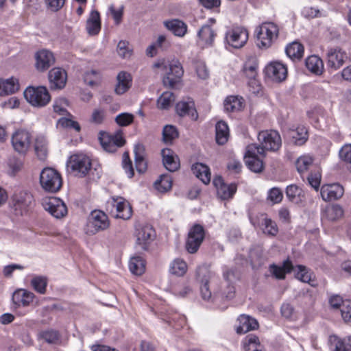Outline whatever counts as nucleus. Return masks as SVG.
Instances as JSON below:
<instances>
[{
    "instance_id": "a878e982",
    "label": "nucleus",
    "mask_w": 351,
    "mask_h": 351,
    "mask_svg": "<svg viewBox=\"0 0 351 351\" xmlns=\"http://www.w3.org/2000/svg\"><path fill=\"white\" fill-rule=\"evenodd\" d=\"M34 294L24 289H18L12 294V301L18 306H27L34 300Z\"/></svg>"
},
{
    "instance_id": "ea45409f",
    "label": "nucleus",
    "mask_w": 351,
    "mask_h": 351,
    "mask_svg": "<svg viewBox=\"0 0 351 351\" xmlns=\"http://www.w3.org/2000/svg\"><path fill=\"white\" fill-rule=\"evenodd\" d=\"M134 152L136 169L138 172L144 173L147 169V162L144 158L143 146L141 144L135 145Z\"/></svg>"
},
{
    "instance_id": "8fccbe9b",
    "label": "nucleus",
    "mask_w": 351,
    "mask_h": 351,
    "mask_svg": "<svg viewBox=\"0 0 351 351\" xmlns=\"http://www.w3.org/2000/svg\"><path fill=\"white\" fill-rule=\"evenodd\" d=\"M38 338L47 343L56 344L59 341L60 335L56 330H47L40 332L38 335Z\"/></svg>"
},
{
    "instance_id": "6e6d98bb",
    "label": "nucleus",
    "mask_w": 351,
    "mask_h": 351,
    "mask_svg": "<svg viewBox=\"0 0 351 351\" xmlns=\"http://www.w3.org/2000/svg\"><path fill=\"white\" fill-rule=\"evenodd\" d=\"M100 80L101 74L96 70L87 71L84 74V82L90 86L97 85Z\"/></svg>"
},
{
    "instance_id": "2f4dec72",
    "label": "nucleus",
    "mask_w": 351,
    "mask_h": 351,
    "mask_svg": "<svg viewBox=\"0 0 351 351\" xmlns=\"http://www.w3.org/2000/svg\"><path fill=\"white\" fill-rule=\"evenodd\" d=\"M293 269V265L289 259L285 261L281 266L275 264H272L269 266L270 273L278 279H284L285 274L291 272Z\"/></svg>"
},
{
    "instance_id": "20e7f679",
    "label": "nucleus",
    "mask_w": 351,
    "mask_h": 351,
    "mask_svg": "<svg viewBox=\"0 0 351 351\" xmlns=\"http://www.w3.org/2000/svg\"><path fill=\"white\" fill-rule=\"evenodd\" d=\"M110 221L107 215L99 210H95L89 215L84 232L88 235H94L108 228Z\"/></svg>"
},
{
    "instance_id": "58836bf2",
    "label": "nucleus",
    "mask_w": 351,
    "mask_h": 351,
    "mask_svg": "<svg viewBox=\"0 0 351 351\" xmlns=\"http://www.w3.org/2000/svg\"><path fill=\"white\" fill-rule=\"evenodd\" d=\"M292 142L297 145H302L308 140V131L303 125L298 126L295 130H291L289 132Z\"/></svg>"
},
{
    "instance_id": "79ce46f5",
    "label": "nucleus",
    "mask_w": 351,
    "mask_h": 351,
    "mask_svg": "<svg viewBox=\"0 0 351 351\" xmlns=\"http://www.w3.org/2000/svg\"><path fill=\"white\" fill-rule=\"evenodd\" d=\"M216 142L219 145H224L229 137V128L227 123L223 121H218L215 127Z\"/></svg>"
},
{
    "instance_id": "de8ad7c7",
    "label": "nucleus",
    "mask_w": 351,
    "mask_h": 351,
    "mask_svg": "<svg viewBox=\"0 0 351 351\" xmlns=\"http://www.w3.org/2000/svg\"><path fill=\"white\" fill-rule=\"evenodd\" d=\"M154 186L161 193L170 190L172 186L171 177L168 174L161 175L160 179L155 182Z\"/></svg>"
},
{
    "instance_id": "0e129e2a",
    "label": "nucleus",
    "mask_w": 351,
    "mask_h": 351,
    "mask_svg": "<svg viewBox=\"0 0 351 351\" xmlns=\"http://www.w3.org/2000/svg\"><path fill=\"white\" fill-rule=\"evenodd\" d=\"M283 197L282 191L278 188H272L268 192L267 199H269L273 204L280 203Z\"/></svg>"
},
{
    "instance_id": "338daca9",
    "label": "nucleus",
    "mask_w": 351,
    "mask_h": 351,
    "mask_svg": "<svg viewBox=\"0 0 351 351\" xmlns=\"http://www.w3.org/2000/svg\"><path fill=\"white\" fill-rule=\"evenodd\" d=\"M343 319L346 322L351 321V301L345 300L341 308L340 309Z\"/></svg>"
},
{
    "instance_id": "bf43d9fd",
    "label": "nucleus",
    "mask_w": 351,
    "mask_h": 351,
    "mask_svg": "<svg viewBox=\"0 0 351 351\" xmlns=\"http://www.w3.org/2000/svg\"><path fill=\"white\" fill-rule=\"evenodd\" d=\"M105 119V110L103 108H95L90 115V122L95 125H101L104 122Z\"/></svg>"
},
{
    "instance_id": "49530a36",
    "label": "nucleus",
    "mask_w": 351,
    "mask_h": 351,
    "mask_svg": "<svg viewBox=\"0 0 351 351\" xmlns=\"http://www.w3.org/2000/svg\"><path fill=\"white\" fill-rule=\"evenodd\" d=\"M34 149L37 156L40 160H45L47 155V145L45 138L43 136L36 137L34 143Z\"/></svg>"
},
{
    "instance_id": "052dcab7",
    "label": "nucleus",
    "mask_w": 351,
    "mask_h": 351,
    "mask_svg": "<svg viewBox=\"0 0 351 351\" xmlns=\"http://www.w3.org/2000/svg\"><path fill=\"white\" fill-rule=\"evenodd\" d=\"M67 101L64 98H59L54 101L53 108V111L60 115H66L68 112L66 110Z\"/></svg>"
},
{
    "instance_id": "4468645a",
    "label": "nucleus",
    "mask_w": 351,
    "mask_h": 351,
    "mask_svg": "<svg viewBox=\"0 0 351 351\" xmlns=\"http://www.w3.org/2000/svg\"><path fill=\"white\" fill-rule=\"evenodd\" d=\"M214 276L215 274L206 265H200L196 269L197 279L201 283V295L204 300H208L211 298L212 293L209 289L208 282Z\"/></svg>"
},
{
    "instance_id": "dca6fc26",
    "label": "nucleus",
    "mask_w": 351,
    "mask_h": 351,
    "mask_svg": "<svg viewBox=\"0 0 351 351\" xmlns=\"http://www.w3.org/2000/svg\"><path fill=\"white\" fill-rule=\"evenodd\" d=\"M98 139L104 148L108 152H115L117 148L122 147L125 140L121 134L110 135L107 132L101 131Z\"/></svg>"
},
{
    "instance_id": "09e8293b",
    "label": "nucleus",
    "mask_w": 351,
    "mask_h": 351,
    "mask_svg": "<svg viewBox=\"0 0 351 351\" xmlns=\"http://www.w3.org/2000/svg\"><path fill=\"white\" fill-rule=\"evenodd\" d=\"M176 97L171 92L163 93L157 100V106L160 109H168L174 102Z\"/></svg>"
},
{
    "instance_id": "0eeeda50",
    "label": "nucleus",
    "mask_w": 351,
    "mask_h": 351,
    "mask_svg": "<svg viewBox=\"0 0 351 351\" xmlns=\"http://www.w3.org/2000/svg\"><path fill=\"white\" fill-rule=\"evenodd\" d=\"M33 200V195L29 192L17 190L12 195L10 205L16 215H23L28 211Z\"/></svg>"
},
{
    "instance_id": "c03bdc74",
    "label": "nucleus",
    "mask_w": 351,
    "mask_h": 351,
    "mask_svg": "<svg viewBox=\"0 0 351 351\" xmlns=\"http://www.w3.org/2000/svg\"><path fill=\"white\" fill-rule=\"evenodd\" d=\"M186 263L181 258L174 259L169 266V272L177 276H184L187 271Z\"/></svg>"
},
{
    "instance_id": "13d9d810",
    "label": "nucleus",
    "mask_w": 351,
    "mask_h": 351,
    "mask_svg": "<svg viewBox=\"0 0 351 351\" xmlns=\"http://www.w3.org/2000/svg\"><path fill=\"white\" fill-rule=\"evenodd\" d=\"M264 233L269 235L275 236L278 233V227L276 223L271 219L264 217L262 222Z\"/></svg>"
},
{
    "instance_id": "2eb2a0df",
    "label": "nucleus",
    "mask_w": 351,
    "mask_h": 351,
    "mask_svg": "<svg viewBox=\"0 0 351 351\" xmlns=\"http://www.w3.org/2000/svg\"><path fill=\"white\" fill-rule=\"evenodd\" d=\"M32 135L25 130H18L12 135L11 142L14 149L20 153L25 154L31 145Z\"/></svg>"
},
{
    "instance_id": "4c0bfd02",
    "label": "nucleus",
    "mask_w": 351,
    "mask_h": 351,
    "mask_svg": "<svg viewBox=\"0 0 351 351\" xmlns=\"http://www.w3.org/2000/svg\"><path fill=\"white\" fill-rule=\"evenodd\" d=\"M243 99L238 96H229L224 101L226 112H234L241 110L244 107Z\"/></svg>"
},
{
    "instance_id": "9d476101",
    "label": "nucleus",
    "mask_w": 351,
    "mask_h": 351,
    "mask_svg": "<svg viewBox=\"0 0 351 351\" xmlns=\"http://www.w3.org/2000/svg\"><path fill=\"white\" fill-rule=\"evenodd\" d=\"M67 167L79 177L86 176L91 169L90 159L82 154L72 155L67 161Z\"/></svg>"
},
{
    "instance_id": "5fc2aeb1",
    "label": "nucleus",
    "mask_w": 351,
    "mask_h": 351,
    "mask_svg": "<svg viewBox=\"0 0 351 351\" xmlns=\"http://www.w3.org/2000/svg\"><path fill=\"white\" fill-rule=\"evenodd\" d=\"M31 285L36 291L44 294L46 292L47 279L45 276H34L31 280Z\"/></svg>"
},
{
    "instance_id": "680f3d73",
    "label": "nucleus",
    "mask_w": 351,
    "mask_h": 351,
    "mask_svg": "<svg viewBox=\"0 0 351 351\" xmlns=\"http://www.w3.org/2000/svg\"><path fill=\"white\" fill-rule=\"evenodd\" d=\"M297 269L298 270L295 273V277L303 282L310 283L311 276L306 267L302 265H298Z\"/></svg>"
},
{
    "instance_id": "b1692460",
    "label": "nucleus",
    "mask_w": 351,
    "mask_h": 351,
    "mask_svg": "<svg viewBox=\"0 0 351 351\" xmlns=\"http://www.w3.org/2000/svg\"><path fill=\"white\" fill-rule=\"evenodd\" d=\"M66 73L60 68H53L49 73V80L51 88H62L66 82Z\"/></svg>"
},
{
    "instance_id": "a18cd8bd",
    "label": "nucleus",
    "mask_w": 351,
    "mask_h": 351,
    "mask_svg": "<svg viewBox=\"0 0 351 351\" xmlns=\"http://www.w3.org/2000/svg\"><path fill=\"white\" fill-rule=\"evenodd\" d=\"M129 269L135 275H141L145 269V261L140 256L131 258L129 262Z\"/></svg>"
},
{
    "instance_id": "7ed1b4c3",
    "label": "nucleus",
    "mask_w": 351,
    "mask_h": 351,
    "mask_svg": "<svg viewBox=\"0 0 351 351\" xmlns=\"http://www.w3.org/2000/svg\"><path fill=\"white\" fill-rule=\"evenodd\" d=\"M39 183L44 191L55 193L60 190L62 178L58 171L53 168L46 167L40 173Z\"/></svg>"
},
{
    "instance_id": "a211bd4d",
    "label": "nucleus",
    "mask_w": 351,
    "mask_h": 351,
    "mask_svg": "<svg viewBox=\"0 0 351 351\" xmlns=\"http://www.w3.org/2000/svg\"><path fill=\"white\" fill-rule=\"evenodd\" d=\"M326 56L328 66L334 70L342 66L348 58L347 53L339 47L328 49Z\"/></svg>"
},
{
    "instance_id": "774afa93",
    "label": "nucleus",
    "mask_w": 351,
    "mask_h": 351,
    "mask_svg": "<svg viewBox=\"0 0 351 351\" xmlns=\"http://www.w3.org/2000/svg\"><path fill=\"white\" fill-rule=\"evenodd\" d=\"M339 157L342 160L351 164V144L345 145L341 147Z\"/></svg>"
},
{
    "instance_id": "a19ab883",
    "label": "nucleus",
    "mask_w": 351,
    "mask_h": 351,
    "mask_svg": "<svg viewBox=\"0 0 351 351\" xmlns=\"http://www.w3.org/2000/svg\"><path fill=\"white\" fill-rule=\"evenodd\" d=\"M286 195L288 199L294 204L302 202L304 197L302 189L295 184H291L287 187Z\"/></svg>"
},
{
    "instance_id": "603ef678",
    "label": "nucleus",
    "mask_w": 351,
    "mask_h": 351,
    "mask_svg": "<svg viewBox=\"0 0 351 351\" xmlns=\"http://www.w3.org/2000/svg\"><path fill=\"white\" fill-rule=\"evenodd\" d=\"M243 347L245 351H261L262 349L258 337L252 335L246 337Z\"/></svg>"
},
{
    "instance_id": "ddd939ff",
    "label": "nucleus",
    "mask_w": 351,
    "mask_h": 351,
    "mask_svg": "<svg viewBox=\"0 0 351 351\" xmlns=\"http://www.w3.org/2000/svg\"><path fill=\"white\" fill-rule=\"evenodd\" d=\"M205 237L204 228L199 224H195L191 227L189 233L185 247L190 254L197 252Z\"/></svg>"
},
{
    "instance_id": "f8f14e48",
    "label": "nucleus",
    "mask_w": 351,
    "mask_h": 351,
    "mask_svg": "<svg viewBox=\"0 0 351 351\" xmlns=\"http://www.w3.org/2000/svg\"><path fill=\"white\" fill-rule=\"evenodd\" d=\"M136 249L141 251H147L154 241L156 234L151 226H140L136 228Z\"/></svg>"
},
{
    "instance_id": "6ab92c4d",
    "label": "nucleus",
    "mask_w": 351,
    "mask_h": 351,
    "mask_svg": "<svg viewBox=\"0 0 351 351\" xmlns=\"http://www.w3.org/2000/svg\"><path fill=\"white\" fill-rule=\"evenodd\" d=\"M112 205L116 210L115 217L128 220L132 215V209L129 202L122 197H112Z\"/></svg>"
},
{
    "instance_id": "cd10ccee",
    "label": "nucleus",
    "mask_w": 351,
    "mask_h": 351,
    "mask_svg": "<svg viewBox=\"0 0 351 351\" xmlns=\"http://www.w3.org/2000/svg\"><path fill=\"white\" fill-rule=\"evenodd\" d=\"M329 346L331 351H351V336L341 339L331 335L329 337Z\"/></svg>"
},
{
    "instance_id": "f257e3e1",
    "label": "nucleus",
    "mask_w": 351,
    "mask_h": 351,
    "mask_svg": "<svg viewBox=\"0 0 351 351\" xmlns=\"http://www.w3.org/2000/svg\"><path fill=\"white\" fill-rule=\"evenodd\" d=\"M153 68L160 69L165 73L163 84L170 88L174 87L180 82L184 73L182 66L178 60L169 62L160 59L153 64Z\"/></svg>"
},
{
    "instance_id": "e2e57ef3",
    "label": "nucleus",
    "mask_w": 351,
    "mask_h": 351,
    "mask_svg": "<svg viewBox=\"0 0 351 351\" xmlns=\"http://www.w3.org/2000/svg\"><path fill=\"white\" fill-rule=\"evenodd\" d=\"M134 120V116L132 114L124 112L118 114L116 117L115 121L120 126H127L132 123Z\"/></svg>"
},
{
    "instance_id": "c9c22d12",
    "label": "nucleus",
    "mask_w": 351,
    "mask_h": 351,
    "mask_svg": "<svg viewBox=\"0 0 351 351\" xmlns=\"http://www.w3.org/2000/svg\"><path fill=\"white\" fill-rule=\"evenodd\" d=\"M19 89V84L16 78L0 79V95L13 94Z\"/></svg>"
},
{
    "instance_id": "6e6552de",
    "label": "nucleus",
    "mask_w": 351,
    "mask_h": 351,
    "mask_svg": "<svg viewBox=\"0 0 351 351\" xmlns=\"http://www.w3.org/2000/svg\"><path fill=\"white\" fill-rule=\"evenodd\" d=\"M248 40L247 30L241 26L232 27L228 29L224 36V43L226 48H242Z\"/></svg>"
},
{
    "instance_id": "c756f323",
    "label": "nucleus",
    "mask_w": 351,
    "mask_h": 351,
    "mask_svg": "<svg viewBox=\"0 0 351 351\" xmlns=\"http://www.w3.org/2000/svg\"><path fill=\"white\" fill-rule=\"evenodd\" d=\"M238 322L237 332L239 334L246 333L250 330L257 328L258 326V324L255 319L245 315L239 316Z\"/></svg>"
},
{
    "instance_id": "1a4fd4ad",
    "label": "nucleus",
    "mask_w": 351,
    "mask_h": 351,
    "mask_svg": "<svg viewBox=\"0 0 351 351\" xmlns=\"http://www.w3.org/2000/svg\"><path fill=\"white\" fill-rule=\"evenodd\" d=\"M258 62L256 58L249 57L244 63L243 71L248 79L247 84L253 93H258L261 90V84L258 77Z\"/></svg>"
},
{
    "instance_id": "f704fd0d",
    "label": "nucleus",
    "mask_w": 351,
    "mask_h": 351,
    "mask_svg": "<svg viewBox=\"0 0 351 351\" xmlns=\"http://www.w3.org/2000/svg\"><path fill=\"white\" fill-rule=\"evenodd\" d=\"M164 24L174 35L179 37H183L187 32V25L183 21L178 19L167 21Z\"/></svg>"
},
{
    "instance_id": "e433bc0d",
    "label": "nucleus",
    "mask_w": 351,
    "mask_h": 351,
    "mask_svg": "<svg viewBox=\"0 0 351 351\" xmlns=\"http://www.w3.org/2000/svg\"><path fill=\"white\" fill-rule=\"evenodd\" d=\"M306 69L315 75H321L324 70L322 60L317 56H310L305 61Z\"/></svg>"
},
{
    "instance_id": "4d7b16f0",
    "label": "nucleus",
    "mask_w": 351,
    "mask_h": 351,
    "mask_svg": "<svg viewBox=\"0 0 351 351\" xmlns=\"http://www.w3.org/2000/svg\"><path fill=\"white\" fill-rule=\"evenodd\" d=\"M178 137V132L176 127L167 125L162 130V138L166 143H171L175 138Z\"/></svg>"
},
{
    "instance_id": "4be33fe9",
    "label": "nucleus",
    "mask_w": 351,
    "mask_h": 351,
    "mask_svg": "<svg viewBox=\"0 0 351 351\" xmlns=\"http://www.w3.org/2000/svg\"><path fill=\"white\" fill-rule=\"evenodd\" d=\"M343 193V188L339 184L323 185L320 191L323 200L326 202L338 199L342 197Z\"/></svg>"
},
{
    "instance_id": "f03ea898",
    "label": "nucleus",
    "mask_w": 351,
    "mask_h": 351,
    "mask_svg": "<svg viewBox=\"0 0 351 351\" xmlns=\"http://www.w3.org/2000/svg\"><path fill=\"white\" fill-rule=\"evenodd\" d=\"M257 46L261 49H267L277 39L279 28L272 22H264L256 29Z\"/></svg>"
},
{
    "instance_id": "5701e85b",
    "label": "nucleus",
    "mask_w": 351,
    "mask_h": 351,
    "mask_svg": "<svg viewBox=\"0 0 351 351\" xmlns=\"http://www.w3.org/2000/svg\"><path fill=\"white\" fill-rule=\"evenodd\" d=\"M35 58L36 69L40 71L47 70L55 62L53 54L47 49L38 51Z\"/></svg>"
},
{
    "instance_id": "3c124183",
    "label": "nucleus",
    "mask_w": 351,
    "mask_h": 351,
    "mask_svg": "<svg viewBox=\"0 0 351 351\" xmlns=\"http://www.w3.org/2000/svg\"><path fill=\"white\" fill-rule=\"evenodd\" d=\"M313 158L310 155H303L299 157L295 162V166L298 171L302 174L307 171L309 167L312 165Z\"/></svg>"
},
{
    "instance_id": "9b49d317",
    "label": "nucleus",
    "mask_w": 351,
    "mask_h": 351,
    "mask_svg": "<svg viewBox=\"0 0 351 351\" xmlns=\"http://www.w3.org/2000/svg\"><path fill=\"white\" fill-rule=\"evenodd\" d=\"M258 140L260 145L259 147L265 151L275 152L281 146L282 141L280 134L275 130L261 131L258 134Z\"/></svg>"
},
{
    "instance_id": "c85d7f7f",
    "label": "nucleus",
    "mask_w": 351,
    "mask_h": 351,
    "mask_svg": "<svg viewBox=\"0 0 351 351\" xmlns=\"http://www.w3.org/2000/svg\"><path fill=\"white\" fill-rule=\"evenodd\" d=\"M162 156L163 165L168 171L173 172L179 169V160L171 149H163Z\"/></svg>"
},
{
    "instance_id": "39448f33",
    "label": "nucleus",
    "mask_w": 351,
    "mask_h": 351,
    "mask_svg": "<svg viewBox=\"0 0 351 351\" xmlns=\"http://www.w3.org/2000/svg\"><path fill=\"white\" fill-rule=\"evenodd\" d=\"M23 95L27 101L34 107L43 108L51 101V96L45 86H28Z\"/></svg>"
},
{
    "instance_id": "37998d69",
    "label": "nucleus",
    "mask_w": 351,
    "mask_h": 351,
    "mask_svg": "<svg viewBox=\"0 0 351 351\" xmlns=\"http://www.w3.org/2000/svg\"><path fill=\"white\" fill-rule=\"evenodd\" d=\"M287 55L293 60H300L304 54V47L298 42H293L286 47Z\"/></svg>"
},
{
    "instance_id": "69168bd1",
    "label": "nucleus",
    "mask_w": 351,
    "mask_h": 351,
    "mask_svg": "<svg viewBox=\"0 0 351 351\" xmlns=\"http://www.w3.org/2000/svg\"><path fill=\"white\" fill-rule=\"evenodd\" d=\"M118 54L123 58H129L132 54V51L130 49L128 43L126 41L121 40L117 45Z\"/></svg>"
},
{
    "instance_id": "7c9ffc66",
    "label": "nucleus",
    "mask_w": 351,
    "mask_h": 351,
    "mask_svg": "<svg viewBox=\"0 0 351 351\" xmlns=\"http://www.w3.org/2000/svg\"><path fill=\"white\" fill-rule=\"evenodd\" d=\"M117 80L114 91L118 95H122L128 91L132 85V76L125 71H121L117 75Z\"/></svg>"
},
{
    "instance_id": "72a5a7b5",
    "label": "nucleus",
    "mask_w": 351,
    "mask_h": 351,
    "mask_svg": "<svg viewBox=\"0 0 351 351\" xmlns=\"http://www.w3.org/2000/svg\"><path fill=\"white\" fill-rule=\"evenodd\" d=\"M192 171L195 176L199 178L204 184H207L210 182L211 174L208 166L203 163L197 162L192 166Z\"/></svg>"
},
{
    "instance_id": "864d4df0",
    "label": "nucleus",
    "mask_w": 351,
    "mask_h": 351,
    "mask_svg": "<svg viewBox=\"0 0 351 351\" xmlns=\"http://www.w3.org/2000/svg\"><path fill=\"white\" fill-rule=\"evenodd\" d=\"M237 191V185L235 184H226L221 186L217 192V195L222 199L232 198Z\"/></svg>"
},
{
    "instance_id": "bb28decb",
    "label": "nucleus",
    "mask_w": 351,
    "mask_h": 351,
    "mask_svg": "<svg viewBox=\"0 0 351 351\" xmlns=\"http://www.w3.org/2000/svg\"><path fill=\"white\" fill-rule=\"evenodd\" d=\"M343 215L342 207L338 204H331L325 207L322 211V219L330 221H337Z\"/></svg>"
},
{
    "instance_id": "aec40b11",
    "label": "nucleus",
    "mask_w": 351,
    "mask_h": 351,
    "mask_svg": "<svg viewBox=\"0 0 351 351\" xmlns=\"http://www.w3.org/2000/svg\"><path fill=\"white\" fill-rule=\"evenodd\" d=\"M265 72L266 76L271 80L282 82L287 77V69L279 62H272L267 65Z\"/></svg>"
},
{
    "instance_id": "412c9836",
    "label": "nucleus",
    "mask_w": 351,
    "mask_h": 351,
    "mask_svg": "<svg viewBox=\"0 0 351 351\" xmlns=\"http://www.w3.org/2000/svg\"><path fill=\"white\" fill-rule=\"evenodd\" d=\"M217 33L210 25H203L197 32V43L202 47H210L213 45Z\"/></svg>"
},
{
    "instance_id": "473e14b6",
    "label": "nucleus",
    "mask_w": 351,
    "mask_h": 351,
    "mask_svg": "<svg viewBox=\"0 0 351 351\" xmlns=\"http://www.w3.org/2000/svg\"><path fill=\"white\" fill-rule=\"evenodd\" d=\"M101 29L100 15L97 10L91 11L86 21V30L90 35H97Z\"/></svg>"
},
{
    "instance_id": "423d86ee",
    "label": "nucleus",
    "mask_w": 351,
    "mask_h": 351,
    "mask_svg": "<svg viewBox=\"0 0 351 351\" xmlns=\"http://www.w3.org/2000/svg\"><path fill=\"white\" fill-rule=\"evenodd\" d=\"M265 156V154L263 153V149L259 147L258 145L253 143L247 145L244 156L247 167L255 173L261 172L264 167L262 159Z\"/></svg>"
},
{
    "instance_id": "f3484780",
    "label": "nucleus",
    "mask_w": 351,
    "mask_h": 351,
    "mask_svg": "<svg viewBox=\"0 0 351 351\" xmlns=\"http://www.w3.org/2000/svg\"><path fill=\"white\" fill-rule=\"evenodd\" d=\"M43 206L45 210L57 219L62 218L67 214L66 204L58 197H52L43 199Z\"/></svg>"
},
{
    "instance_id": "393cba45",
    "label": "nucleus",
    "mask_w": 351,
    "mask_h": 351,
    "mask_svg": "<svg viewBox=\"0 0 351 351\" xmlns=\"http://www.w3.org/2000/svg\"><path fill=\"white\" fill-rule=\"evenodd\" d=\"M176 110L180 117H189L193 120H196L198 117L195 104L192 100L178 102L176 106Z\"/></svg>"
}]
</instances>
